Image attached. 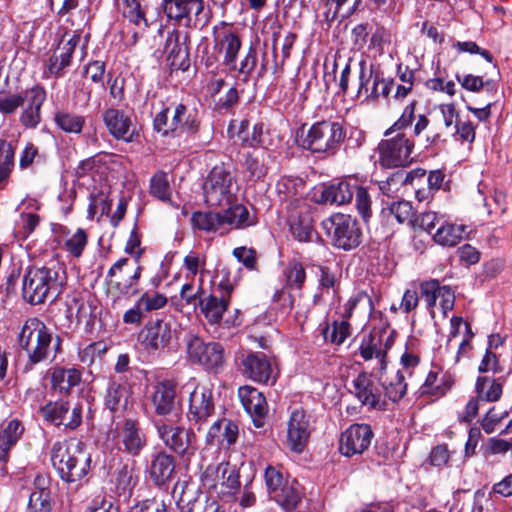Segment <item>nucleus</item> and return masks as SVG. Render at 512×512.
I'll return each instance as SVG.
<instances>
[{
	"instance_id": "nucleus-62",
	"label": "nucleus",
	"mask_w": 512,
	"mask_h": 512,
	"mask_svg": "<svg viewBox=\"0 0 512 512\" xmlns=\"http://www.w3.org/2000/svg\"><path fill=\"white\" fill-rule=\"evenodd\" d=\"M172 112L170 108H162L154 117V129L165 137H175L176 129L170 127Z\"/></svg>"
},
{
	"instance_id": "nucleus-1",
	"label": "nucleus",
	"mask_w": 512,
	"mask_h": 512,
	"mask_svg": "<svg viewBox=\"0 0 512 512\" xmlns=\"http://www.w3.org/2000/svg\"><path fill=\"white\" fill-rule=\"evenodd\" d=\"M17 345L27 357L24 373L32 371L36 365L49 359L51 353L54 360L63 351L61 337L54 335L38 317H30L24 322L17 334Z\"/></svg>"
},
{
	"instance_id": "nucleus-61",
	"label": "nucleus",
	"mask_w": 512,
	"mask_h": 512,
	"mask_svg": "<svg viewBox=\"0 0 512 512\" xmlns=\"http://www.w3.org/2000/svg\"><path fill=\"white\" fill-rule=\"evenodd\" d=\"M80 41L81 35L78 32H74V34L65 43L61 41L58 44L52 55H56L57 58L62 59V62L71 65L73 54Z\"/></svg>"
},
{
	"instance_id": "nucleus-24",
	"label": "nucleus",
	"mask_w": 512,
	"mask_h": 512,
	"mask_svg": "<svg viewBox=\"0 0 512 512\" xmlns=\"http://www.w3.org/2000/svg\"><path fill=\"white\" fill-rule=\"evenodd\" d=\"M127 262V258H120L110 267L106 276L107 294L113 301V308L128 294V278L123 273Z\"/></svg>"
},
{
	"instance_id": "nucleus-10",
	"label": "nucleus",
	"mask_w": 512,
	"mask_h": 512,
	"mask_svg": "<svg viewBox=\"0 0 512 512\" xmlns=\"http://www.w3.org/2000/svg\"><path fill=\"white\" fill-rule=\"evenodd\" d=\"M235 179L223 164L216 165L209 172L204 185V197L209 206L230 204L233 200Z\"/></svg>"
},
{
	"instance_id": "nucleus-7",
	"label": "nucleus",
	"mask_w": 512,
	"mask_h": 512,
	"mask_svg": "<svg viewBox=\"0 0 512 512\" xmlns=\"http://www.w3.org/2000/svg\"><path fill=\"white\" fill-rule=\"evenodd\" d=\"M322 226L336 248L349 251L361 243L362 231L351 215L335 213L323 220Z\"/></svg>"
},
{
	"instance_id": "nucleus-6",
	"label": "nucleus",
	"mask_w": 512,
	"mask_h": 512,
	"mask_svg": "<svg viewBox=\"0 0 512 512\" xmlns=\"http://www.w3.org/2000/svg\"><path fill=\"white\" fill-rule=\"evenodd\" d=\"M128 384L111 379L105 396V407L112 413V431L128 450Z\"/></svg>"
},
{
	"instance_id": "nucleus-25",
	"label": "nucleus",
	"mask_w": 512,
	"mask_h": 512,
	"mask_svg": "<svg viewBox=\"0 0 512 512\" xmlns=\"http://www.w3.org/2000/svg\"><path fill=\"white\" fill-rule=\"evenodd\" d=\"M178 384L174 380L166 379L155 386L153 404L158 415H168L176 408Z\"/></svg>"
},
{
	"instance_id": "nucleus-4",
	"label": "nucleus",
	"mask_w": 512,
	"mask_h": 512,
	"mask_svg": "<svg viewBox=\"0 0 512 512\" xmlns=\"http://www.w3.org/2000/svg\"><path fill=\"white\" fill-rule=\"evenodd\" d=\"M60 270L59 266L28 267L22 279L23 299L31 305L43 304L50 295L54 300L64 284Z\"/></svg>"
},
{
	"instance_id": "nucleus-38",
	"label": "nucleus",
	"mask_w": 512,
	"mask_h": 512,
	"mask_svg": "<svg viewBox=\"0 0 512 512\" xmlns=\"http://www.w3.org/2000/svg\"><path fill=\"white\" fill-rule=\"evenodd\" d=\"M194 229L204 231L206 233L225 234L222 213L211 211H196L191 217Z\"/></svg>"
},
{
	"instance_id": "nucleus-9",
	"label": "nucleus",
	"mask_w": 512,
	"mask_h": 512,
	"mask_svg": "<svg viewBox=\"0 0 512 512\" xmlns=\"http://www.w3.org/2000/svg\"><path fill=\"white\" fill-rule=\"evenodd\" d=\"M212 41L215 53L222 58V65L235 67V60L242 48L239 29L232 23L220 21L212 28Z\"/></svg>"
},
{
	"instance_id": "nucleus-60",
	"label": "nucleus",
	"mask_w": 512,
	"mask_h": 512,
	"mask_svg": "<svg viewBox=\"0 0 512 512\" xmlns=\"http://www.w3.org/2000/svg\"><path fill=\"white\" fill-rule=\"evenodd\" d=\"M355 205L359 215L365 223H368L372 216L371 197L365 187L357 186L354 189Z\"/></svg>"
},
{
	"instance_id": "nucleus-54",
	"label": "nucleus",
	"mask_w": 512,
	"mask_h": 512,
	"mask_svg": "<svg viewBox=\"0 0 512 512\" xmlns=\"http://www.w3.org/2000/svg\"><path fill=\"white\" fill-rule=\"evenodd\" d=\"M88 244V234L83 228H78L74 234L69 236L62 246V249L73 258H80Z\"/></svg>"
},
{
	"instance_id": "nucleus-43",
	"label": "nucleus",
	"mask_w": 512,
	"mask_h": 512,
	"mask_svg": "<svg viewBox=\"0 0 512 512\" xmlns=\"http://www.w3.org/2000/svg\"><path fill=\"white\" fill-rule=\"evenodd\" d=\"M504 378L478 377L475 385L476 393L481 401L496 402L503 393Z\"/></svg>"
},
{
	"instance_id": "nucleus-12",
	"label": "nucleus",
	"mask_w": 512,
	"mask_h": 512,
	"mask_svg": "<svg viewBox=\"0 0 512 512\" xmlns=\"http://www.w3.org/2000/svg\"><path fill=\"white\" fill-rule=\"evenodd\" d=\"M187 354L193 364L218 372L224 364V348L218 342H204L199 336L188 334L185 338Z\"/></svg>"
},
{
	"instance_id": "nucleus-20",
	"label": "nucleus",
	"mask_w": 512,
	"mask_h": 512,
	"mask_svg": "<svg viewBox=\"0 0 512 512\" xmlns=\"http://www.w3.org/2000/svg\"><path fill=\"white\" fill-rule=\"evenodd\" d=\"M50 477L43 474L35 476L32 483V491L26 512H51L53 507V499L50 488Z\"/></svg>"
},
{
	"instance_id": "nucleus-37",
	"label": "nucleus",
	"mask_w": 512,
	"mask_h": 512,
	"mask_svg": "<svg viewBox=\"0 0 512 512\" xmlns=\"http://www.w3.org/2000/svg\"><path fill=\"white\" fill-rule=\"evenodd\" d=\"M224 232L231 228H245L256 224V217L240 204L229 207L222 213Z\"/></svg>"
},
{
	"instance_id": "nucleus-52",
	"label": "nucleus",
	"mask_w": 512,
	"mask_h": 512,
	"mask_svg": "<svg viewBox=\"0 0 512 512\" xmlns=\"http://www.w3.org/2000/svg\"><path fill=\"white\" fill-rule=\"evenodd\" d=\"M283 276L286 286L292 289L300 290L306 281V271L302 263L293 260L283 269Z\"/></svg>"
},
{
	"instance_id": "nucleus-59",
	"label": "nucleus",
	"mask_w": 512,
	"mask_h": 512,
	"mask_svg": "<svg viewBox=\"0 0 512 512\" xmlns=\"http://www.w3.org/2000/svg\"><path fill=\"white\" fill-rule=\"evenodd\" d=\"M415 105L416 103L413 101L409 103L403 110L401 116L393 123V125L388 128L384 136L394 135L396 133H404V131L411 127L413 121L415 120Z\"/></svg>"
},
{
	"instance_id": "nucleus-16",
	"label": "nucleus",
	"mask_w": 512,
	"mask_h": 512,
	"mask_svg": "<svg viewBox=\"0 0 512 512\" xmlns=\"http://www.w3.org/2000/svg\"><path fill=\"white\" fill-rule=\"evenodd\" d=\"M353 394L358 401L368 409L384 410L386 407L385 397H383L378 385L366 372L358 374L352 381Z\"/></svg>"
},
{
	"instance_id": "nucleus-11",
	"label": "nucleus",
	"mask_w": 512,
	"mask_h": 512,
	"mask_svg": "<svg viewBox=\"0 0 512 512\" xmlns=\"http://www.w3.org/2000/svg\"><path fill=\"white\" fill-rule=\"evenodd\" d=\"M43 419L55 426H63L65 430L75 431L82 424L83 406L81 403L72 404L63 398L48 401L40 408Z\"/></svg>"
},
{
	"instance_id": "nucleus-44",
	"label": "nucleus",
	"mask_w": 512,
	"mask_h": 512,
	"mask_svg": "<svg viewBox=\"0 0 512 512\" xmlns=\"http://www.w3.org/2000/svg\"><path fill=\"white\" fill-rule=\"evenodd\" d=\"M425 170L424 169H415L409 173H404L402 171H398L394 173L391 177L387 178L386 181L381 182L379 188L384 195L391 196L397 190V185L400 184H415V178L418 177L420 180L424 179Z\"/></svg>"
},
{
	"instance_id": "nucleus-45",
	"label": "nucleus",
	"mask_w": 512,
	"mask_h": 512,
	"mask_svg": "<svg viewBox=\"0 0 512 512\" xmlns=\"http://www.w3.org/2000/svg\"><path fill=\"white\" fill-rule=\"evenodd\" d=\"M381 385L385 391V396L392 402L401 400L407 391V383L402 371L397 370L390 378L382 379V374L379 378Z\"/></svg>"
},
{
	"instance_id": "nucleus-53",
	"label": "nucleus",
	"mask_w": 512,
	"mask_h": 512,
	"mask_svg": "<svg viewBox=\"0 0 512 512\" xmlns=\"http://www.w3.org/2000/svg\"><path fill=\"white\" fill-rule=\"evenodd\" d=\"M130 24H133L135 29L132 31V37L134 42L138 41L144 36L148 27V21L145 17V11L143 10L140 0H130Z\"/></svg>"
},
{
	"instance_id": "nucleus-55",
	"label": "nucleus",
	"mask_w": 512,
	"mask_h": 512,
	"mask_svg": "<svg viewBox=\"0 0 512 512\" xmlns=\"http://www.w3.org/2000/svg\"><path fill=\"white\" fill-rule=\"evenodd\" d=\"M290 229L293 237L300 242L312 241L313 237L316 235L312 219L309 216L292 219Z\"/></svg>"
},
{
	"instance_id": "nucleus-2",
	"label": "nucleus",
	"mask_w": 512,
	"mask_h": 512,
	"mask_svg": "<svg viewBox=\"0 0 512 512\" xmlns=\"http://www.w3.org/2000/svg\"><path fill=\"white\" fill-rule=\"evenodd\" d=\"M345 135L341 123L321 120L314 122L307 129L306 125H303L297 132V143L299 147L313 154L331 157L340 150Z\"/></svg>"
},
{
	"instance_id": "nucleus-64",
	"label": "nucleus",
	"mask_w": 512,
	"mask_h": 512,
	"mask_svg": "<svg viewBox=\"0 0 512 512\" xmlns=\"http://www.w3.org/2000/svg\"><path fill=\"white\" fill-rule=\"evenodd\" d=\"M440 289L441 285L436 279L421 283V295L424 298L428 308H433L436 305V301L439 298Z\"/></svg>"
},
{
	"instance_id": "nucleus-41",
	"label": "nucleus",
	"mask_w": 512,
	"mask_h": 512,
	"mask_svg": "<svg viewBox=\"0 0 512 512\" xmlns=\"http://www.w3.org/2000/svg\"><path fill=\"white\" fill-rule=\"evenodd\" d=\"M166 303L167 298L162 294L149 295L144 293L135 306L130 309V323L139 322L145 313L161 309Z\"/></svg>"
},
{
	"instance_id": "nucleus-58",
	"label": "nucleus",
	"mask_w": 512,
	"mask_h": 512,
	"mask_svg": "<svg viewBox=\"0 0 512 512\" xmlns=\"http://www.w3.org/2000/svg\"><path fill=\"white\" fill-rule=\"evenodd\" d=\"M98 307L97 299L88 296L87 298L83 297H74L69 304V311L72 312L73 309L76 310L75 316L78 324L82 323V320L87 318L88 313H94L95 309Z\"/></svg>"
},
{
	"instance_id": "nucleus-23",
	"label": "nucleus",
	"mask_w": 512,
	"mask_h": 512,
	"mask_svg": "<svg viewBox=\"0 0 512 512\" xmlns=\"http://www.w3.org/2000/svg\"><path fill=\"white\" fill-rule=\"evenodd\" d=\"M170 338L171 329L169 324L157 319L141 330L138 334V344L148 351H154L168 344Z\"/></svg>"
},
{
	"instance_id": "nucleus-33",
	"label": "nucleus",
	"mask_w": 512,
	"mask_h": 512,
	"mask_svg": "<svg viewBox=\"0 0 512 512\" xmlns=\"http://www.w3.org/2000/svg\"><path fill=\"white\" fill-rule=\"evenodd\" d=\"M303 183L291 177H282L276 184V191L281 203L287 210H294L302 201Z\"/></svg>"
},
{
	"instance_id": "nucleus-40",
	"label": "nucleus",
	"mask_w": 512,
	"mask_h": 512,
	"mask_svg": "<svg viewBox=\"0 0 512 512\" xmlns=\"http://www.w3.org/2000/svg\"><path fill=\"white\" fill-rule=\"evenodd\" d=\"M466 226L460 224L448 223L443 220L432 234L433 240L443 247H453L457 245L465 233Z\"/></svg>"
},
{
	"instance_id": "nucleus-21",
	"label": "nucleus",
	"mask_w": 512,
	"mask_h": 512,
	"mask_svg": "<svg viewBox=\"0 0 512 512\" xmlns=\"http://www.w3.org/2000/svg\"><path fill=\"white\" fill-rule=\"evenodd\" d=\"M180 512H225L219 502L199 490L187 488L177 501Z\"/></svg>"
},
{
	"instance_id": "nucleus-22",
	"label": "nucleus",
	"mask_w": 512,
	"mask_h": 512,
	"mask_svg": "<svg viewBox=\"0 0 512 512\" xmlns=\"http://www.w3.org/2000/svg\"><path fill=\"white\" fill-rule=\"evenodd\" d=\"M200 123L197 109L183 103H178L172 111L171 123L169 125L176 129V136L183 134L194 136L200 130Z\"/></svg>"
},
{
	"instance_id": "nucleus-13",
	"label": "nucleus",
	"mask_w": 512,
	"mask_h": 512,
	"mask_svg": "<svg viewBox=\"0 0 512 512\" xmlns=\"http://www.w3.org/2000/svg\"><path fill=\"white\" fill-rule=\"evenodd\" d=\"M373 431L365 423L351 424L339 437V452L345 457L363 454L371 445Z\"/></svg>"
},
{
	"instance_id": "nucleus-42",
	"label": "nucleus",
	"mask_w": 512,
	"mask_h": 512,
	"mask_svg": "<svg viewBox=\"0 0 512 512\" xmlns=\"http://www.w3.org/2000/svg\"><path fill=\"white\" fill-rule=\"evenodd\" d=\"M104 124L109 133L116 139L128 141V116L124 111L115 108H108L103 113Z\"/></svg>"
},
{
	"instance_id": "nucleus-32",
	"label": "nucleus",
	"mask_w": 512,
	"mask_h": 512,
	"mask_svg": "<svg viewBox=\"0 0 512 512\" xmlns=\"http://www.w3.org/2000/svg\"><path fill=\"white\" fill-rule=\"evenodd\" d=\"M239 434V429L236 423L233 421L223 418L215 421L207 432V442L213 444L217 441L222 446L233 445Z\"/></svg>"
},
{
	"instance_id": "nucleus-29",
	"label": "nucleus",
	"mask_w": 512,
	"mask_h": 512,
	"mask_svg": "<svg viewBox=\"0 0 512 512\" xmlns=\"http://www.w3.org/2000/svg\"><path fill=\"white\" fill-rule=\"evenodd\" d=\"M237 137L243 145L252 148L269 149L273 145L272 139L269 138V132H264V126L262 123L254 124L250 130L249 121H241Z\"/></svg>"
},
{
	"instance_id": "nucleus-27",
	"label": "nucleus",
	"mask_w": 512,
	"mask_h": 512,
	"mask_svg": "<svg viewBox=\"0 0 512 512\" xmlns=\"http://www.w3.org/2000/svg\"><path fill=\"white\" fill-rule=\"evenodd\" d=\"M82 379V373L77 368L55 366L51 369V389L60 395H70L72 389L78 386Z\"/></svg>"
},
{
	"instance_id": "nucleus-35",
	"label": "nucleus",
	"mask_w": 512,
	"mask_h": 512,
	"mask_svg": "<svg viewBox=\"0 0 512 512\" xmlns=\"http://www.w3.org/2000/svg\"><path fill=\"white\" fill-rule=\"evenodd\" d=\"M175 470V460L173 456L160 452L156 454L149 466V474L156 485H163L173 475Z\"/></svg>"
},
{
	"instance_id": "nucleus-3",
	"label": "nucleus",
	"mask_w": 512,
	"mask_h": 512,
	"mask_svg": "<svg viewBox=\"0 0 512 512\" xmlns=\"http://www.w3.org/2000/svg\"><path fill=\"white\" fill-rule=\"evenodd\" d=\"M51 463L61 480L74 483L85 477L91 464V456L81 441H58L50 452Z\"/></svg>"
},
{
	"instance_id": "nucleus-30",
	"label": "nucleus",
	"mask_w": 512,
	"mask_h": 512,
	"mask_svg": "<svg viewBox=\"0 0 512 512\" xmlns=\"http://www.w3.org/2000/svg\"><path fill=\"white\" fill-rule=\"evenodd\" d=\"M220 475L219 494L228 500L235 499L241 489L240 468L230 463H221L217 468Z\"/></svg>"
},
{
	"instance_id": "nucleus-51",
	"label": "nucleus",
	"mask_w": 512,
	"mask_h": 512,
	"mask_svg": "<svg viewBox=\"0 0 512 512\" xmlns=\"http://www.w3.org/2000/svg\"><path fill=\"white\" fill-rule=\"evenodd\" d=\"M150 191L159 200L168 202L175 208L179 207V205L174 204L171 200V188L166 173L159 172L151 178Z\"/></svg>"
},
{
	"instance_id": "nucleus-31",
	"label": "nucleus",
	"mask_w": 512,
	"mask_h": 512,
	"mask_svg": "<svg viewBox=\"0 0 512 512\" xmlns=\"http://www.w3.org/2000/svg\"><path fill=\"white\" fill-rule=\"evenodd\" d=\"M359 353L365 361L372 359L377 361V367L373 368V370H377L379 374H382L386 369L387 352L386 349L382 347V340L380 337L374 334L365 335L362 338Z\"/></svg>"
},
{
	"instance_id": "nucleus-48",
	"label": "nucleus",
	"mask_w": 512,
	"mask_h": 512,
	"mask_svg": "<svg viewBox=\"0 0 512 512\" xmlns=\"http://www.w3.org/2000/svg\"><path fill=\"white\" fill-rule=\"evenodd\" d=\"M317 268L319 271V278L317 287L318 292L313 296V303L315 305L321 304L324 301V296L329 295L330 291L334 292V288L337 284V277L329 267L318 265Z\"/></svg>"
},
{
	"instance_id": "nucleus-49",
	"label": "nucleus",
	"mask_w": 512,
	"mask_h": 512,
	"mask_svg": "<svg viewBox=\"0 0 512 512\" xmlns=\"http://www.w3.org/2000/svg\"><path fill=\"white\" fill-rule=\"evenodd\" d=\"M54 121L62 131L75 134L81 133L85 124L83 116L64 110L55 113Z\"/></svg>"
},
{
	"instance_id": "nucleus-57",
	"label": "nucleus",
	"mask_w": 512,
	"mask_h": 512,
	"mask_svg": "<svg viewBox=\"0 0 512 512\" xmlns=\"http://www.w3.org/2000/svg\"><path fill=\"white\" fill-rule=\"evenodd\" d=\"M457 81L461 86L471 92H479L483 87H486L487 92H496L497 84L493 80L483 81L481 76L473 74L456 75Z\"/></svg>"
},
{
	"instance_id": "nucleus-17",
	"label": "nucleus",
	"mask_w": 512,
	"mask_h": 512,
	"mask_svg": "<svg viewBox=\"0 0 512 512\" xmlns=\"http://www.w3.org/2000/svg\"><path fill=\"white\" fill-rule=\"evenodd\" d=\"M234 289V286L229 280H221L218 284V290L221 293L220 297L210 294L207 297L199 299V305L205 318L211 324H217L222 319L229 303V297Z\"/></svg>"
},
{
	"instance_id": "nucleus-50",
	"label": "nucleus",
	"mask_w": 512,
	"mask_h": 512,
	"mask_svg": "<svg viewBox=\"0 0 512 512\" xmlns=\"http://www.w3.org/2000/svg\"><path fill=\"white\" fill-rule=\"evenodd\" d=\"M350 325L346 320H334L331 324H326L322 330L326 342L335 345H341L349 336Z\"/></svg>"
},
{
	"instance_id": "nucleus-63",
	"label": "nucleus",
	"mask_w": 512,
	"mask_h": 512,
	"mask_svg": "<svg viewBox=\"0 0 512 512\" xmlns=\"http://www.w3.org/2000/svg\"><path fill=\"white\" fill-rule=\"evenodd\" d=\"M107 345L104 341H96L87 345L79 351V359L83 364L92 365L96 358H101L107 351Z\"/></svg>"
},
{
	"instance_id": "nucleus-14",
	"label": "nucleus",
	"mask_w": 512,
	"mask_h": 512,
	"mask_svg": "<svg viewBox=\"0 0 512 512\" xmlns=\"http://www.w3.org/2000/svg\"><path fill=\"white\" fill-rule=\"evenodd\" d=\"M243 375L250 380L266 385H273L277 372L271 360L263 352H249L241 358Z\"/></svg>"
},
{
	"instance_id": "nucleus-8",
	"label": "nucleus",
	"mask_w": 512,
	"mask_h": 512,
	"mask_svg": "<svg viewBox=\"0 0 512 512\" xmlns=\"http://www.w3.org/2000/svg\"><path fill=\"white\" fill-rule=\"evenodd\" d=\"M385 137L377 147L380 165L386 168L408 166L413 161L414 141L405 133Z\"/></svg>"
},
{
	"instance_id": "nucleus-15",
	"label": "nucleus",
	"mask_w": 512,
	"mask_h": 512,
	"mask_svg": "<svg viewBox=\"0 0 512 512\" xmlns=\"http://www.w3.org/2000/svg\"><path fill=\"white\" fill-rule=\"evenodd\" d=\"M311 432L310 415L301 408L293 410L287 424L289 449L296 454H301L309 442Z\"/></svg>"
},
{
	"instance_id": "nucleus-28",
	"label": "nucleus",
	"mask_w": 512,
	"mask_h": 512,
	"mask_svg": "<svg viewBox=\"0 0 512 512\" xmlns=\"http://www.w3.org/2000/svg\"><path fill=\"white\" fill-rule=\"evenodd\" d=\"M29 105L22 112L20 122L27 128H36L41 122V107L46 100V90L35 85L27 91Z\"/></svg>"
},
{
	"instance_id": "nucleus-47",
	"label": "nucleus",
	"mask_w": 512,
	"mask_h": 512,
	"mask_svg": "<svg viewBox=\"0 0 512 512\" xmlns=\"http://www.w3.org/2000/svg\"><path fill=\"white\" fill-rule=\"evenodd\" d=\"M15 147L11 142L0 139V189H3L14 169Z\"/></svg>"
},
{
	"instance_id": "nucleus-18",
	"label": "nucleus",
	"mask_w": 512,
	"mask_h": 512,
	"mask_svg": "<svg viewBox=\"0 0 512 512\" xmlns=\"http://www.w3.org/2000/svg\"><path fill=\"white\" fill-rule=\"evenodd\" d=\"M238 396L245 411L252 418L254 426L257 428L263 427L268 412L264 394L255 387L245 385L238 389Z\"/></svg>"
},
{
	"instance_id": "nucleus-46",
	"label": "nucleus",
	"mask_w": 512,
	"mask_h": 512,
	"mask_svg": "<svg viewBox=\"0 0 512 512\" xmlns=\"http://www.w3.org/2000/svg\"><path fill=\"white\" fill-rule=\"evenodd\" d=\"M257 61V49L253 44H250L241 60L239 62L238 59L235 60V67L225 66V68L230 72L238 73L242 76V81L246 83L250 80L252 73L256 68Z\"/></svg>"
},
{
	"instance_id": "nucleus-34",
	"label": "nucleus",
	"mask_w": 512,
	"mask_h": 512,
	"mask_svg": "<svg viewBox=\"0 0 512 512\" xmlns=\"http://www.w3.org/2000/svg\"><path fill=\"white\" fill-rule=\"evenodd\" d=\"M356 185L347 180L333 182L322 189L320 201L323 204L343 205L351 201Z\"/></svg>"
},
{
	"instance_id": "nucleus-26",
	"label": "nucleus",
	"mask_w": 512,
	"mask_h": 512,
	"mask_svg": "<svg viewBox=\"0 0 512 512\" xmlns=\"http://www.w3.org/2000/svg\"><path fill=\"white\" fill-rule=\"evenodd\" d=\"M158 434L164 444L177 454H189L194 449L189 432L182 427L162 424L158 426Z\"/></svg>"
},
{
	"instance_id": "nucleus-39",
	"label": "nucleus",
	"mask_w": 512,
	"mask_h": 512,
	"mask_svg": "<svg viewBox=\"0 0 512 512\" xmlns=\"http://www.w3.org/2000/svg\"><path fill=\"white\" fill-rule=\"evenodd\" d=\"M303 493L300 484L291 480L279 492L271 497L285 512H294L302 501Z\"/></svg>"
},
{
	"instance_id": "nucleus-5",
	"label": "nucleus",
	"mask_w": 512,
	"mask_h": 512,
	"mask_svg": "<svg viewBox=\"0 0 512 512\" xmlns=\"http://www.w3.org/2000/svg\"><path fill=\"white\" fill-rule=\"evenodd\" d=\"M179 395L182 401L187 402L188 421L200 430L215 413L212 389L198 384L195 378H190L181 386Z\"/></svg>"
},
{
	"instance_id": "nucleus-19",
	"label": "nucleus",
	"mask_w": 512,
	"mask_h": 512,
	"mask_svg": "<svg viewBox=\"0 0 512 512\" xmlns=\"http://www.w3.org/2000/svg\"><path fill=\"white\" fill-rule=\"evenodd\" d=\"M204 9V0H165L164 11L169 19L184 26L196 24Z\"/></svg>"
},
{
	"instance_id": "nucleus-36",
	"label": "nucleus",
	"mask_w": 512,
	"mask_h": 512,
	"mask_svg": "<svg viewBox=\"0 0 512 512\" xmlns=\"http://www.w3.org/2000/svg\"><path fill=\"white\" fill-rule=\"evenodd\" d=\"M24 432V426L18 419H11L0 430V461L6 463L11 448L18 442Z\"/></svg>"
},
{
	"instance_id": "nucleus-56",
	"label": "nucleus",
	"mask_w": 512,
	"mask_h": 512,
	"mask_svg": "<svg viewBox=\"0 0 512 512\" xmlns=\"http://www.w3.org/2000/svg\"><path fill=\"white\" fill-rule=\"evenodd\" d=\"M264 479L270 498L291 482L288 477L284 476L280 468L271 465L266 467Z\"/></svg>"
}]
</instances>
